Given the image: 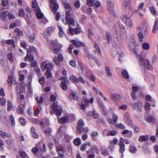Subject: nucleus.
Returning <instances> with one entry per match:
<instances>
[{
	"label": "nucleus",
	"instance_id": "48",
	"mask_svg": "<svg viewBox=\"0 0 158 158\" xmlns=\"http://www.w3.org/2000/svg\"><path fill=\"white\" fill-rule=\"evenodd\" d=\"M148 139V137L147 135H142L139 136V142H143L147 140Z\"/></svg>",
	"mask_w": 158,
	"mask_h": 158
},
{
	"label": "nucleus",
	"instance_id": "6",
	"mask_svg": "<svg viewBox=\"0 0 158 158\" xmlns=\"http://www.w3.org/2000/svg\"><path fill=\"white\" fill-rule=\"evenodd\" d=\"M123 119L125 123L128 126H131L132 128V122L129 116V114L127 113H126L123 115Z\"/></svg>",
	"mask_w": 158,
	"mask_h": 158
},
{
	"label": "nucleus",
	"instance_id": "37",
	"mask_svg": "<svg viewBox=\"0 0 158 158\" xmlns=\"http://www.w3.org/2000/svg\"><path fill=\"white\" fill-rule=\"evenodd\" d=\"M69 96L71 99H73L75 100H77L78 98L76 93L74 91L71 92Z\"/></svg>",
	"mask_w": 158,
	"mask_h": 158
},
{
	"label": "nucleus",
	"instance_id": "41",
	"mask_svg": "<svg viewBox=\"0 0 158 158\" xmlns=\"http://www.w3.org/2000/svg\"><path fill=\"white\" fill-rule=\"evenodd\" d=\"M115 44L116 46L119 47L122 44V40L121 38H116V40L115 41Z\"/></svg>",
	"mask_w": 158,
	"mask_h": 158
},
{
	"label": "nucleus",
	"instance_id": "47",
	"mask_svg": "<svg viewBox=\"0 0 158 158\" xmlns=\"http://www.w3.org/2000/svg\"><path fill=\"white\" fill-rule=\"evenodd\" d=\"M158 28V20H156L155 21L154 28L152 30V32L153 33H155L156 32L157 29Z\"/></svg>",
	"mask_w": 158,
	"mask_h": 158
},
{
	"label": "nucleus",
	"instance_id": "17",
	"mask_svg": "<svg viewBox=\"0 0 158 158\" xmlns=\"http://www.w3.org/2000/svg\"><path fill=\"white\" fill-rule=\"evenodd\" d=\"M119 146L120 147L119 151L120 153H123L125 151V145L124 143V140L123 138H121L119 140L118 143Z\"/></svg>",
	"mask_w": 158,
	"mask_h": 158
},
{
	"label": "nucleus",
	"instance_id": "29",
	"mask_svg": "<svg viewBox=\"0 0 158 158\" xmlns=\"http://www.w3.org/2000/svg\"><path fill=\"white\" fill-rule=\"evenodd\" d=\"M51 44L53 48L59 47V48H61L62 47V45L59 44L57 40L51 41Z\"/></svg>",
	"mask_w": 158,
	"mask_h": 158
},
{
	"label": "nucleus",
	"instance_id": "58",
	"mask_svg": "<svg viewBox=\"0 0 158 158\" xmlns=\"http://www.w3.org/2000/svg\"><path fill=\"white\" fill-rule=\"evenodd\" d=\"M74 143L76 145H79L81 143V139L79 138H77L75 139L74 141Z\"/></svg>",
	"mask_w": 158,
	"mask_h": 158
},
{
	"label": "nucleus",
	"instance_id": "32",
	"mask_svg": "<svg viewBox=\"0 0 158 158\" xmlns=\"http://www.w3.org/2000/svg\"><path fill=\"white\" fill-rule=\"evenodd\" d=\"M94 46L97 52L98 55L101 56L102 55V52L100 49L99 46L98 44L94 42Z\"/></svg>",
	"mask_w": 158,
	"mask_h": 158
},
{
	"label": "nucleus",
	"instance_id": "57",
	"mask_svg": "<svg viewBox=\"0 0 158 158\" xmlns=\"http://www.w3.org/2000/svg\"><path fill=\"white\" fill-rule=\"evenodd\" d=\"M6 103V100L4 98L2 97L0 98V104L1 106L5 105Z\"/></svg>",
	"mask_w": 158,
	"mask_h": 158
},
{
	"label": "nucleus",
	"instance_id": "38",
	"mask_svg": "<svg viewBox=\"0 0 158 158\" xmlns=\"http://www.w3.org/2000/svg\"><path fill=\"white\" fill-rule=\"evenodd\" d=\"M65 132V131L64 128L62 127H60L59 129L57 136H60V137L59 138H60L62 136V135H64Z\"/></svg>",
	"mask_w": 158,
	"mask_h": 158
},
{
	"label": "nucleus",
	"instance_id": "55",
	"mask_svg": "<svg viewBox=\"0 0 158 158\" xmlns=\"http://www.w3.org/2000/svg\"><path fill=\"white\" fill-rule=\"evenodd\" d=\"M98 135V133L97 131H93L91 133V136L92 138L94 140L96 139Z\"/></svg>",
	"mask_w": 158,
	"mask_h": 158
},
{
	"label": "nucleus",
	"instance_id": "9",
	"mask_svg": "<svg viewBox=\"0 0 158 158\" xmlns=\"http://www.w3.org/2000/svg\"><path fill=\"white\" fill-rule=\"evenodd\" d=\"M55 28L54 27H50L46 29L44 33L45 38H47L50 35L51 33L53 32L55 30Z\"/></svg>",
	"mask_w": 158,
	"mask_h": 158
},
{
	"label": "nucleus",
	"instance_id": "56",
	"mask_svg": "<svg viewBox=\"0 0 158 158\" xmlns=\"http://www.w3.org/2000/svg\"><path fill=\"white\" fill-rule=\"evenodd\" d=\"M13 105L11 102L10 100L7 101V108L8 110H11L12 109Z\"/></svg>",
	"mask_w": 158,
	"mask_h": 158
},
{
	"label": "nucleus",
	"instance_id": "20",
	"mask_svg": "<svg viewBox=\"0 0 158 158\" xmlns=\"http://www.w3.org/2000/svg\"><path fill=\"white\" fill-rule=\"evenodd\" d=\"M114 26L116 29L119 28V31L122 33V35L126 34V31L125 29V27L121 24L118 23V24H116Z\"/></svg>",
	"mask_w": 158,
	"mask_h": 158
},
{
	"label": "nucleus",
	"instance_id": "28",
	"mask_svg": "<svg viewBox=\"0 0 158 158\" xmlns=\"http://www.w3.org/2000/svg\"><path fill=\"white\" fill-rule=\"evenodd\" d=\"M121 98V97L119 95L117 94H114L110 97V100L113 102L120 100Z\"/></svg>",
	"mask_w": 158,
	"mask_h": 158
},
{
	"label": "nucleus",
	"instance_id": "35",
	"mask_svg": "<svg viewBox=\"0 0 158 158\" xmlns=\"http://www.w3.org/2000/svg\"><path fill=\"white\" fill-rule=\"evenodd\" d=\"M7 13L6 11H5L1 13L0 17L3 21H7Z\"/></svg>",
	"mask_w": 158,
	"mask_h": 158
},
{
	"label": "nucleus",
	"instance_id": "7",
	"mask_svg": "<svg viewBox=\"0 0 158 158\" xmlns=\"http://www.w3.org/2000/svg\"><path fill=\"white\" fill-rule=\"evenodd\" d=\"M32 5L36 15L38 16V14L41 12V11L36 1L35 0H33L32 2Z\"/></svg>",
	"mask_w": 158,
	"mask_h": 158
},
{
	"label": "nucleus",
	"instance_id": "25",
	"mask_svg": "<svg viewBox=\"0 0 158 158\" xmlns=\"http://www.w3.org/2000/svg\"><path fill=\"white\" fill-rule=\"evenodd\" d=\"M99 149L98 147L96 146H92L90 148V151L92 152H94L96 154H98L99 153ZM90 151L88 150L86 151V153L89 154Z\"/></svg>",
	"mask_w": 158,
	"mask_h": 158
},
{
	"label": "nucleus",
	"instance_id": "1",
	"mask_svg": "<svg viewBox=\"0 0 158 158\" xmlns=\"http://www.w3.org/2000/svg\"><path fill=\"white\" fill-rule=\"evenodd\" d=\"M131 51L132 53L136 55L138 61L140 69L143 73H145L146 69H148L150 70H153V67L151 64L149 60L147 59H144L141 55L138 54L137 49L135 48H133L131 49Z\"/></svg>",
	"mask_w": 158,
	"mask_h": 158
},
{
	"label": "nucleus",
	"instance_id": "11",
	"mask_svg": "<svg viewBox=\"0 0 158 158\" xmlns=\"http://www.w3.org/2000/svg\"><path fill=\"white\" fill-rule=\"evenodd\" d=\"M82 99L84 102V103L85 104V105H84L83 104H82L81 105V109L82 110H84L85 109V106H87L88 105L89 102L91 103H92L93 102V98H91L88 101V99L85 97L84 96L83 97Z\"/></svg>",
	"mask_w": 158,
	"mask_h": 158
},
{
	"label": "nucleus",
	"instance_id": "16",
	"mask_svg": "<svg viewBox=\"0 0 158 158\" xmlns=\"http://www.w3.org/2000/svg\"><path fill=\"white\" fill-rule=\"evenodd\" d=\"M133 109L137 111L138 112H140L141 111V103L139 102H137L134 103L131 105Z\"/></svg>",
	"mask_w": 158,
	"mask_h": 158
},
{
	"label": "nucleus",
	"instance_id": "4",
	"mask_svg": "<svg viewBox=\"0 0 158 158\" xmlns=\"http://www.w3.org/2000/svg\"><path fill=\"white\" fill-rule=\"evenodd\" d=\"M53 64L52 62L47 63L44 61L41 64V66L43 70L51 71L53 68Z\"/></svg>",
	"mask_w": 158,
	"mask_h": 158
},
{
	"label": "nucleus",
	"instance_id": "62",
	"mask_svg": "<svg viewBox=\"0 0 158 158\" xmlns=\"http://www.w3.org/2000/svg\"><path fill=\"white\" fill-rule=\"evenodd\" d=\"M149 10L152 14L153 15H156V11L155 8L153 7H149Z\"/></svg>",
	"mask_w": 158,
	"mask_h": 158
},
{
	"label": "nucleus",
	"instance_id": "61",
	"mask_svg": "<svg viewBox=\"0 0 158 158\" xmlns=\"http://www.w3.org/2000/svg\"><path fill=\"white\" fill-rule=\"evenodd\" d=\"M33 92L32 89L31 87V85L29 86L28 89L27 94L28 96H31L32 95Z\"/></svg>",
	"mask_w": 158,
	"mask_h": 158
},
{
	"label": "nucleus",
	"instance_id": "33",
	"mask_svg": "<svg viewBox=\"0 0 158 158\" xmlns=\"http://www.w3.org/2000/svg\"><path fill=\"white\" fill-rule=\"evenodd\" d=\"M24 106L23 104L20 105L17 108V112L21 114L24 113Z\"/></svg>",
	"mask_w": 158,
	"mask_h": 158
},
{
	"label": "nucleus",
	"instance_id": "40",
	"mask_svg": "<svg viewBox=\"0 0 158 158\" xmlns=\"http://www.w3.org/2000/svg\"><path fill=\"white\" fill-rule=\"evenodd\" d=\"M86 146L90 147L91 146V143L89 142H87L85 143H83L82 144L80 148V150L82 151H84Z\"/></svg>",
	"mask_w": 158,
	"mask_h": 158
},
{
	"label": "nucleus",
	"instance_id": "19",
	"mask_svg": "<svg viewBox=\"0 0 158 158\" xmlns=\"http://www.w3.org/2000/svg\"><path fill=\"white\" fill-rule=\"evenodd\" d=\"M107 8L111 14L114 15V13L113 3L111 0H108L107 2Z\"/></svg>",
	"mask_w": 158,
	"mask_h": 158
},
{
	"label": "nucleus",
	"instance_id": "42",
	"mask_svg": "<svg viewBox=\"0 0 158 158\" xmlns=\"http://www.w3.org/2000/svg\"><path fill=\"white\" fill-rule=\"evenodd\" d=\"M129 151L131 153H135L137 151V149L135 147L131 145L129 147Z\"/></svg>",
	"mask_w": 158,
	"mask_h": 158
},
{
	"label": "nucleus",
	"instance_id": "44",
	"mask_svg": "<svg viewBox=\"0 0 158 158\" xmlns=\"http://www.w3.org/2000/svg\"><path fill=\"white\" fill-rule=\"evenodd\" d=\"M122 75L123 77L125 79H128L129 77L127 72L125 69L122 70Z\"/></svg>",
	"mask_w": 158,
	"mask_h": 158
},
{
	"label": "nucleus",
	"instance_id": "63",
	"mask_svg": "<svg viewBox=\"0 0 158 158\" xmlns=\"http://www.w3.org/2000/svg\"><path fill=\"white\" fill-rule=\"evenodd\" d=\"M53 61L55 64L57 65H59L60 62H61L60 59L57 57L54 58Z\"/></svg>",
	"mask_w": 158,
	"mask_h": 158
},
{
	"label": "nucleus",
	"instance_id": "10",
	"mask_svg": "<svg viewBox=\"0 0 158 158\" xmlns=\"http://www.w3.org/2000/svg\"><path fill=\"white\" fill-rule=\"evenodd\" d=\"M61 79L64 81L60 83V86L63 90H66L67 89L66 84L69 82V80L66 77H63Z\"/></svg>",
	"mask_w": 158,
	"mask_h": 158
},
{
	"label": "nucleus",
	"instance_id": "22",
	"mask_svg": "<svg viewBox=\"0 0 158 158\" xmlns=\"http://www.w3.org/2000/svg\"><path fill=\"white\" fill-rule=\"evenodd\" d=\"M71 43L75 47H79L81 46H84V44L81 41L76 40H73L71 41Z\"/></svg>",
	"mask_w": 158,
	"mask_h": 158
},
{
	"label": "nucleus",
	"instance_id": "31",
	"mask_svg": "<svg viewBox=\"0 0 158 158\" xmlns=\"http://www.w3.org/2000/svg\"><path fill=\"white\" fill-rule=\"evenodd\" d=\"M31 53L29 52L28 51L27 52V54L25 58V60L27 61L28 59L30 61H32L34 59V56L32 55L31 54Z\"/></svg>",
	"mask_w": 158,
	"mask_h": 158
},
{
	"label": "nucleus",
	"instance_id": "45",
	"mask_svg": "<svg viewBox=\"0 0 158 158\" xmlns=\"http://www.w3.org/2000/svg\"><path fill=\"white\" fill-rule=\"evenodd\" d=\"M145 119L148 122H152L155 120V118L150 115L145 116Z\"/></svg>",
	"mask_w": 158,
	"mask_h": 158
},
{
	"label": "nucleus",
	"instance_id": "64",
	"mask_svg": "<svg viewBox=\"0 0 158 158\" xmlns=\"http://www.w3.org/2000/svg\"><path fill=\"white\" fill-rule=\"evenodd\" d=\"M7 57L8 59L10 61L12 62L14 61V58L12 54L11 53H9L7 55Z\"/></svg>",
	"mask_w": 158,
	"mask_h": 158
},
{
	"label": "nucleus",
	"instance_id": "24",
	"mask_svg": "<svg viewBox=\"0 0 158 158\" xmlns=\"http://www.w3.org/2000/svg\"><path fill=\"white\" fill-rule=\"evenodd\" d=\"M117 132L116 131L114 130L109 131L107 130L104 131L103 132L104 135L108 136L109 135L113 136L116 135Z\"/></svg>",
	"mask_w": 158,
	"mask_h": 158
},
{
	"label": "nucleus",
	"instance_id": "21",
	"mask_svg": "<svg viewBox=\"0 0 158 158\" xmlns=\"http://www.w3.org/2000/svg\"><path fill=\"white\" fill-rule=\"evenodd\" d=\"M81 9L84 13L87 14H90L92 11V9L91 8L85 6L81 7Z\"/></svg>",
	"mask_w": 158,
	"mask_h": 158
},
{
	"label": "nucleus",
	"instance_id": "60",
	"mask_svg": "<svg viewBox=\"0 0 158 158\" xmlns=\"http://www.w3.org/2000/svg\"><path fill=\"white\" fill-rule=\"evenodd\" d=\"M27 51H28L29 52H36V50L35 48L33 46L30 47L29 48V49H27Z\"/></svg>",
	"mask_w": 158,
	"mask_h": 158
},
{
	"label": "nucleus",
	"instance_id": "27",
	"mask_svg": "<svg viewBox=\"0 0 158 158\" xmlns=\"http://www.w3.org/2000/svg\"><path fill=\"white\" fill-rule=\"evenodd\" d=\"M0 135L3 138L7 137L10 139L12 137V135L8 133H6L2 131H0Z\"/></svg>",
	"mask_w": 158,
	"mask_h": 158
},
{
	"label": "nucleus",
	"instance_id": "36",
	"mask_svg": "<svg viewBox=\"0 0 158 158\" xmlns=\"http://www.w3.org/2000/svg\"><path fill=\"white\" fill-rule=\"evenodd\" d=\"M98 103L100 107L102 109L104 114L105 115L106 114H107V112L106 110L105 106H104L103 104L102 103L101 101H98Z\"/></svg>",
	"mask_w": 158,
	"mask_h": 158
},
{
	"label": "nucleus",
	"instance_id": "53",
	"mask_svg": "<svg viewBox=\"0 0 158 158\" xmlns=\"http://www.w3.org/2000/svg\"><path fill=\"white\" fill-rule=\"evenodd\" d=\"M14 31L15 33L19 36H22L23 35V32L18 28H15Z\"/></svg>",
	"mask_w": 158,
	"mask_h": 158
},
{
	"label": "nucleus",
	"instance_id": "52",
	"mask_svg": "<svg viewBox=\"0 0 158 158\" xmlns=\"http://www.w3.org/2000/svg\"><path fill=\"white\" fill-rule=\"evenodd\" d=\"M19 154L20 156L22 158H29L27 155L24 152H20L19 153Z\"/></svg>",
	"mask_w": 158,
	"mask_h": 158
},
{
	"label": "nucleus",
	"instance_id": "23",
	"mask_svg": "<svg viewBox=\"0 0 158 158\" xmlns=\"http://www.w3.org/2000/svg\"><path fill=\"white\" fill-rule=\"evenodd\" d=\"M15 81V79L14 77L13 74L10 75L8 78L7 82L9 85L11 87Z\"/></svg>",
	"mask_w": 158,
	"mask_h": 158
},
{
	"label": "nucleus",
	"instance_id": "51",
	"mask_svg": "<svg viewBox=\"0 0 158 158\" xmlns=\"http://www.w3.org/2000/svg\"><path fill=\"white\" fill-rule=\"evenodd\" d=\"M123 135L127 134L128 136H130L132 135V132L131 131H129L127 130H125L123 131L122 133Z\"/></svg>",
	"mask_w": 158,
	"mask_h": 158
},
{
	"label": "nucleus",
	"instance_id": "39",
	"mask_svg": "<svg viewBox=\"0 0 158 158\" xmlns=\"http://www.w3.org/2000/svg\"><path fill=\"white\" fill-rule=\"evenodd\" d=\"M69 120V118L67 116H64L61 118L60 120L59 121L60 123H67L68 122Z\"/></svg>",
	"mask_w": 158,
	"mask_h": 158
},
{
	"label": "nucleus",
	"instance_id": "49",
	"mask_svg": "<svg viewBox=\"0 0 158 158\" xmlns=\"http://www.w3.org/2000/svg\"><path fill=\"white\" fill-rule=\"evenodd\" d=\"M89 115L92 116L94 118H97L99 117L98 114L96 113L95 111H93L92 112H89L88 113Z\"/></svg>",
	"mask_w": 158,
	"mask_h": 158
},
{
	"label": "nucleus",
	"instance_id": "8",
	"mask_svg": "<svg viewBox=\"0 0 158 158\" xmlns=\"http://www.w3.org/2000/svg\"><path fill=\"white\" fill-rule=\"evenodd\" d=\"M87 3L89 6H95V7L98 8L101 5V3L95 0H86Z\"/></svg>",
	"mask_w": 158,
	"mask_h": 158
},
{
	"label": "nucleus",
	"instance_id": "26",
	"mask_svg": "<svg viewBox=\"0 0 158 158\" xmlns=\"http://www.w3.org/2000/svg\"><path fill=\"white\" fill-rule=\"evenodd\" d=\"M138 29L140 31V32L138 33V35L139 38V41L140 42L142 41L143 39V35L142 32H143L144 30L143 29L142 27H140L138 28Z\"/></svg>",
	"mask_w": 158,
	"mask_h": 158
},
{
	"label": "nucleus",
	"instance_id": "18",
	"mask_svg": "<svg viewBox=\"0 0 158 158\" xmlns=\"http://www.w3.org/2000/svg\"><path fill=\"white\" fill-rule=\"evenodd\" d=\"M56 148L59 154V158H64V150L63 147L60 145H56Z\"/></svg>",
	"mask_w": 158,
	"mask_h": 158
},
{
	"label": "nucleus",
	"instance_id": "3",
	"mask_svg": "<svg viewBox=\"0 0 158 158\" xmlns=\"http://www.w3.org/2000/svg\"><path fill=\"white\" fill-rule=\"evenodd\" d=\"M52 110L50 111V114L52 115L53 113L55 114L57 116H60L62 112L61 107L57 103H54L52 105Z\"/></svg>",
	"mask_w": 158,
	"mask_h": 158
},
{
	"label": "nucleus",
	"instance_id": "12",
	"mask_svg": "<svg viewBox=\"0 0 158 158\" xmlns=\"http://www.w3.org/2000/svg\"><path fill=\"white\" fill-rule=\"evenodd\" d=\"M56 0H50V6L54 13L56 12L58 7V4L56 2Z\"/></svg>",
	"mask_w": 158,
	"mask_h": 158
},
{
	"label": "nucleus",
	"instance_id": "5",
	"mask_svg": "<svg viewBox=\"0 0 158 158\" xmlns=\"http://www.w3.org/2000/svg\"><path fill=\"white\" fill-rule=\"evenodd\" d=\"M81 31V29L80 27H78L75 28L74 29H73V28L69 26V29L67 31V33L69 34L73 35L74 34H79L80 32Z\"/></svg>",
	"mask_w": 158,
	"mask_h": 158
},
{
	"label": "nucleus",
	"instance_id": "15",
	"mask_svg": "<svg viewBox=\"0 0 158 158\" xmlns=\"http://www.w3.org/2000/svg\"><path fill=\"white\" fill-rule=\"evenodd\" d=\"M37 18L40 19V23L45 24L48 22V20L44 17L43 14L41 12L38 14V16L36 15Z\"/></svg>",
	"mask_w": 158,
	"mask_h": 158
},
{
	"label": "nucleus",
	"instance_id": "30",
	"mask_svg": "<svg viewBox=\"0 0 158 158\" xmlns=\"http://www.w3.org/2000/svg\"><path fill=\"white\" fill-rule=\"evenodd\" d=\"M133 14V12L131 13V16H130L129 15L128 16H127L126 15H122L120 18V19L123 22L125 23L129 19L131 16Z\"/></svg>",
	"mask_w": 158,
	"mask_h": 158
},
{
	"label": "nucleus",
	"instance_id": "2",
	"mask_svg": "<svg viewBox=\"0 0 158 158\" xmlns=\"http://www.w3.org/2000/svg\"><path fill=\"white\" fill-rule=\"evenodd\" d=\"M64 6L67 10L66 11L65 17L67 22L65 24H67L68 23L69 25L73 24L74 23V15L73 14L71 13L72 9L70 6L69 4L65 3L64 4Z\"/></svg>",
	"mask_w": 158,
	"mask_h": 158
},
{
	"label": "nucleus",
	"instance_id": "46",
	"mask_svg": "<svg viewBox=\"0 0 158 158\" xmlns=\"http://www.w3.org/2000/svg\"><path fill=\"white\" fill-rule=\"evenodd\" d=\"M127 26L129 28L132 27L133 25V21L132 20L129 19L125 22Z\"/></svg>",
	"mask_w": 158,
	"mask_h": 158
},
{
	"label": "nucleus",
	"instance_id": "54",
	"mask_svg": "<svg viewBox=\"0 0 158 158\" xmlns=\"http://www.w3.org/2000/svg\"><path fill=\"white\" fill-rule=\"evenodd\" d=\"M70 78L71 81L73 83H77V78L76 77L73 75H71L70 77Z\"/></svg>",
	"mask_w": 158,
	"mask_h": 158
},
{
	"label": "nucleus",
	"instance_id": "50",
	"mask_svg": "<svg viewBox=\"0 0 158 158\" xmlns=\"http://www.w3.org/2000/svg\"><path fill=\"white\" fill-rule=\"evenodd\" d=\"M142 47L143 49L147 50L150 48V45L148 43H144L142 44Z\"/></svg>",
	"mask_w": 158,
	"mask_h": 158
},
{
	"label": "nucleus",
	"instance_id": "13",
	"mask_svg": "<svg viewBox=\"0 0 158 158\" xmlns=\"http://www.w3.org/2000/svg\"><path fill=\"white\" fill-rule=\"evenodd\" d=\"M84 125V123L83 121L81 119H80L78 123L77 128V131L78 133H81L82 132Z\"/></svg>",
	"mask_w": 158,
	"mask_h": 158
},
{
	"label": "nucleus",
	"instance_id": "14",
	"mask_svg": "<svg viewBox=\"0 0 158 158\" xmlns=\"http://www.w3.org/2000/svg\"><path fill=\"white\" fill-rule=\"evenodd\" d=\"M123 6L126 8H128L131 11L133 10V8L131 5L130 0H124L123 2Z\"/></svg>",
	"mask_w": 158,
	"mask_h": 158
},
{
	"label": "nucleus",
	"instance_id": "43",
	"mask_svg": "<svg viewBox=\"0 0 158 158\" xmlns=\"http://www.w3.org/2000/svg\"><path fill=\"white\" fill-rule=\"evenodd\" d=\"M106 73L107 75L109 77L112 76V74L110 68L107 66H106L105 68Z\"/></svg>",
	"mask_w": 158,
	"mask_h": 158
},
{
	"label": "nucleus",
	"instance_id": "59",
	"mask_svg": "<svg viewBox=\"0 0 158 158\" xmlns=\"http://www.w3.org/2000/svg\"><path fill=\"white\" fill-rule=\"evenodd\" d=\"M19 122L22 125H24L25 124V120L23 118L20 117L19 118Z\"/></svg>",
	"mask_w": 158,
	"mask_h": 158
},
{
	"label": "nucleus",
	"instance_id": "34",
	"mask_svg": "<svg viewBox=\"0 0 158 158\" xmlns=\"http://www.w3.org/2000/svg\"><path fill=\"white\" fill-rule=\"evenodd\" d=\"M58 27L59 30V35L61 37H66L65 34L62 28L60 26H58Z\"/></svg>",
	"mask_w": 158,
	"mask_h": 158
}]
</instances>
